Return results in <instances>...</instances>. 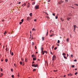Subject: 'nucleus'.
I'll return each instance as SVG.
<instances>
[{
    "instance_id": "f257e3e1",
    "label": "nucleus",
    "mask_w": 78,
    "mask_h": 78,
    "mask_svg": "<svg viewBox=\"0 0 78 78\" xmlns=\"http://www.w3.org/2000/svg\"><path fill=\"white\" fill-rule=\"evenodd\" d=\"M56 58V57L55 56V55H54L52 57V61H54L55 59V58Z\"/></svg>"
},
{
    "instance_id": "f03ea898",
    "label": "nucleus",
    "mask_w": 78,
    "mask_h": 78,
    "mask_svg": "<svg viewBox=\"0 0 78 78\" xmlns=\"http://www.w3.org/2000/svg\"><path fill=\"white\" fill-rule=\"evenodd\" d=\"M35 8L36 9H39V5H37L35 6Z\"/></svg>"
},
{
    "instance_id": "7ed1b4c3",
    "label": "nucleus",
    "mask_w": 78,
    "mask_h": 78,
    "mask_svg": "<svg viewBox=\"0 0 78 78\" xmlns=\"http://www.w3.org/2000/svg\"><path fill=\"white\" fill-rule=\"evenodd\" d=\"M30 3H28L27 5V8H30Z\"/></svg>"
},
{
    "instance_id": "20e7f679",
    "label": "nucleus",
    "mask_w": 78,
    "mask_h": 78,
    "mask_svg": "<svg viewBox=\"0 0 78 78\" xmlns=\"http://www.w3.org/2000/svg\"><path fill=\"white\" fill-rule=\"evenodd\" d=\"M64 2L62 1H60L58 2V4H61L62 3Z\"/></svg>"
},
{
    "instance_id": "39448f33",
    "label": "nucleus",
    "mask_w": 78,
    "mask_h": 78,
    "mask_svg": "<svg viewBox=\"0 0 78 78\" xmlns=\"http://www.w3.org/2000/svg\"><path fill=\"white\" fill-rule=\"evenodd\" d=\"M30 20V17H27V20L29 21Z\"/></svg>"
},
{
    "instance_id": "423d86ee",
    "label": "nucleus",
    "mask_w": 78,
    "mask_h": 78,
    "mask_svg": "<svg viewBox=\"0 0 78 78\" xmlns=\"http://www.w3.org/2000/svg\"><path fill=\"white\" fill-rule=\"evenodd\" d=\"M41 53H42L43 55H44V53H45L44 51H41Z\"/></svg>"
},
{
    "instance_id": "0eeeda50",
    "label": "nucleus",
    "mask_w": 78,
    "mask_h": 78,
    "mask_svg": "<svg viewBox=\"0 0 78 78\" xmlns=\"http://www.w3.org/2000/svg\"><path fill=\"white\" fill-rule=\"evenodd\" d=\"M33 61H35V60H36V58H33Z\"/></svg>"
},
{
    "instance_id": "6e6552de",
    "label": "nucleus",
    "mask_w": 78,
    "mask_h": 78,
    "mask_svg": "<svg viewBox=\"0 0 78 78\" xmlns=\"http://www.w3.org/2000/svg\"><path fill=\"white\" fill-rule=\"evenodd\" d=\"M37 66H38L37 64L36 65H35L34 67H37Z\"/></svg>"
},
{
    "instance_id": "1a4fd4ad",
    "label": "nucleus",
    "mask_w": 78,
    "mask_h": 78,
    "mask_svg": "<svg viewBox=\"0 0 78 78\" xmlns=\"http://www.w3.org/2000/svg\"><path fill=\"white\" fill-rule=\"evenodd\" d=\"M3 73H1V74H0L1 77H2V76H3Z\"/></svg>"
},
{
    "instance_id": "9d476101",
    "label": "nucleus",
    "mask_w": 78,
    "mask_h": 78,
    "mask_svg": "<svg viewBox=\"0 0 78 78\" xmlns=\"http://www.w3.org/2000/svg\"><path fill=\"white\" fill-rule=\"evenodd\" d=\"M31 56H32V58H33V57H34V56H35V55H31Z\"/></svg>"
},
{
    "instance_id": "9b49d317",
    "label": "nucleus",
    "mask_w": 78,
    "mask_h": 78,
    "mask_svg": "<svg viewBox=\"0 0 78 78\" xmlns=\"http://www.w3.org/2000/svg\"><path fill=\"white\" fill-rule=\"evenodd\" d=\"M74 30H75V28H76V25H74Z\"/></svg>"
},
{
    "instance_id": "f8f14e48",
    "label": "nucleus",
    "mask_w": 78,
    "mask_h": 78,
    "mask_svg": "<svg viewBox=\"0 0 78 78\" xmlns=\"http://www.w3.org/2000/svg\"><path fill=\"white\" fill-rule=\"evenodd\" d=\"M71 19V18H67V20H70V19Z\"/></svg>"
},
{
    "instance_id": "ddd939ff",
    "label": "nucleus",
    "mask_w": 78,
    "mask_h": 78,
    "mask_svg": "<svg viewBox=\"0 0 78 78\" xmlns=\"http://www.w3.org/2000/svg\"><path fill=\"white\" fill-rule=\"evenodd\" d=\"M29 15L30 16H32V13H30Z\"/></svg>"
},
{
    "instance_id": "4468645a",
    "label": "nucleus",
    "mask_w": 78,
    "mask_h": 78,
    "mask_svg": "<svg viewBox=\"0 0 78 78\" xmlns=\"http://www.w3.org/2000/svg\"><path fill=\"white\" fill-rule=\"evenodd\" d=\"M69 41V38H68L67 39V41L68 42V41Z\"/></svg>"
},
{
    "instance_id": "2eb2a0df",
    "label": "nucleus",
    "mask_w": 78,
    "mask_h": 78,
    "mask_svg": "<svg viewBox=\"0 0 78 78\" xmlns=\"http://www.w3.org/2000/svg\"><path fill=\"white\" fill-rule=\"evenodd\" d=\"M64 58H65V59H67V57H66L65 56H64Z\"/></svg>"
},
{
    "instance_id": "dca6fc26",
    "label": "nucleus",
    "mask_w": 78,
    "mask_h": 78,
    "mask_svg": "<svg viewBox=\"0 0 78 78\" xmlns=\"http://www.w3.org/2000/svg\"><path fill=\"white\" fill-rule=\"evenodd\" d=\"M27 2H26L25 3H24L23 4L24 6H25V5H26V4H27Z\"/></svg>"
},
{
    "instance_id": "f3484780",
    "label": "nucleus",
    "mask_w": 78,
    "mask_h": 78,
    "mask_svg": "<svg viewBox=\"0 0 78 78\" xmlns=\"http://www.w3.org/2000/svg\"><path fill=\"white\" fill-rule=\"evenodd\" d=\"M20 65H22V62H20Z\"/></svg>"
},
{
    "instance_id": "a211bd4d",
    "label": "nucleus",
    "mask_w": 78,
    "mask_h": 78,
    "mask_svg": "<svg viewBox=\"0 0 78 78\" xmlns=\"http://www.w3.org/2000/svg\"><path fill=\"white\" fill-rule=\"evenodd\" d=\"M60 43V41L59 40H58V44H59Z\"/></svg>"
},
{
    "instance_id": "6ab92c4d",
    "label": "nucleus",
    "mask_w": 78,
    "mask_h": 78,
    "mask_svg": "<svg viewBox=\"0 0 78 78\" xmlns=\"http://www.w3.org/2000/svg\"><path fill=\"white\" fill-rule=\"evenodd\" d=\"M44 51V53H46V54H47V51Z\"/></svg>"
},
{
    "instance_id": "aec40b11",
    "label": "nucleus",
    "mask_w": 78,
    "mask_h": 78,
    "mask_svg": "<svg viewBox=\"0 0 78 78\" xmlns=\"http://www.w3.org/2000/svg\"><path fill=\"white\" fill-rule=\"evenodd\" d=\"M35 66V64H32V67H34H34Z\"/></svg>"
},
{
    "instance_id": "412c9836",
    "label": "nucleus",
    "mask_w": 78,
    "mask_h": 78,
    "mask_svg": "<svg viewBox=\"0 0 78 78\" xmlns=\"http://www.w3.org/2000/svg\"><path fill=\"white\" fill-rule=\"evenodd\" d=\"M58 16H55L56 19H58Z\"/></svg>"
},
{
    "instance_id": "4be33fe9",
    "label": "nucleus",
    "mask_w": 78,
    "mask_h": 78,
    "mask_svg": "<svg viewBox=\"0 0 78 78\" xmlns=\"http://www.w3.org/2000/svg\"><path fill=\"white\" fill-rule=\"evenodd\" d=\"M11 55L12 56H13V55H14V53L12 52L11 54Z\"/></svg>"
},
{
    "instance_id": "5701e85b",
    "label": "nucleus",
    "mask_w": 78,
    "mask_h": 78,
    "mask_svg": "<svg viewBox=\"0 0 78 78\" xmlns=\"http://www.w3.org/2000/svg\"><path fill=\"white\" fill-rule=\"evenodd\" d=\"M42 41H44V37H42Z\"/></svg>"
},
{
    "instance_id": "b1692460",
    "label": "nucleus",
    "mask_w": 78,
    "mask_h": 78,
    "mask_svg": "<svg viewBox=\"0 0 78 78\" xmlns=\"http://www.w3.org/2000/svg\"><path fill=\"white\" fill-rule=\"evenodd\" d=\"M43 49H44V48L42 47V48H41V51H43Z\"/></svg>"
},
{
    "instance_id": "393cba45",
    "label": "nucleus",
    "mask_w": 78,
    "mask_h": 78,
    "mask_svg": "<svg viewBox=\"0 0 78 78\" xmlns=\"http://www.w3.org/2000/svg\"><path fill=\"white\" fill-rule=\"evenodd\" d=\"M53 16H55V13H53L52 14Z\"/></svg>"
},
{
    "instance_id": "a878e982",
    "label": "nucleus",
    "mask_w": 78,
    "mask_h": 78,
    "mask_svg": "<svg viewBox=\"0 0 78 78\" xmlns=\"http://www.w3.org/2000/svg\"><path fill=\"white\" fill-rule=\"evenodd\" d=\"M5 62H8V59H5Z\"/></svg>"
},
{
    "instance_id": "bb28decb",
    "label": "nucleus",
    "mask_w": 78,
    "mask_h": 78,
    "mask_svg": "<svg viewBox=\"0 0 78 78\" xmlns=\"http://www.w3.org/2000/svg\"><path fill=\"white\" fill-rule=\"evenodd\" d=\"M66 2H68L69 0H65Z\"/></svg>"
},
{
    "instance_id": "cd10ccee",
    "label": "nucleus",
    "mask_w": 78,
    "mask_h": 78,
    "mask_svg": "<svg viewBox=\"0 0 78 78\" xmlns=\"http://www.w3.org/2000/svg\"><path fill=\"white\" fill-rule=\"evenodd\" d=\"M57 49V47H55L54 48V50H56Z\"/></svg>"
},
{
    "instance_id": "c85d7f7f",
    "label": "nucleus",
    "mask_w": 78,
    "mask_h": 78,
    "mask_svg": "<svg viewBox=\"0 0 78 78\" xmlns=\"http://www.w3.org/2000/svg\"><path fill=\"white\" fill-rule=\"evenodd\" d=\"M23 20H23V19H22L21 20V22H23Z\"/></svg>"
},
{
    "instance_id": "c756f323",
    "label": "nucleus",
    "mask_w": 78,
    "mask_h": 78,
    "mask_svg": "<svg viewBox=\"0 0 78 78\" xmlns=\"http://www.w3.org/2000/svg\"><path fill=\"white\" fill-rule=\"evenodd\" d=\"M62 55H66V54H65L64 53H63Z\"/></svg>"
},
{
    "instance_id": "7c9ffc66",
    "label": "nucleus",
    "mask_w": 78,
    "mask_h": 78,
    "mask_svg": "<svg viewBox=\"0 0 78 78\" xmlns=\"http://www.w3.org/2000/svg\"><path fill=\"white\" fill-rule=\"evenodd\" d=\"M36 70V69H34L33 71H35Z\"/></svg>"
},
{
    "instance_id": "2f4dec72",
    "label": "nucleus",
    "mask_w": 78,
    "mask_h": 78,
    "mask_svg": "<svg viewBox=\"0 0 78 78\" xmlns=\"http://www.w3.org/2000/svg\"><path fill=\"white\" fill-rule=\"evenodd\" d=\"M32 31H35V29H34V28H33L32 29Z\"/></svg>"
},
{
    "instance_id": "473e14b6",
    "label": "nucleus",
    "mask_w": 78,
    "mask_h": 78,
    "mask_svg": "<svg viewBox=\"0 0 78 78\" xmlns=\"http://www.w3.org/2000/svg\"><path fill=\"white\" fill-rule=\"evenodd\" d=\"M35 4V2H34L32 3V5H34Z\"/></svg>"
},
{
    "instance_id": "72a5a7b5",
    "label": "nucleus",
    "mask_w": 78,
    "mask_h": 78,
    "mask_svg": "<svg viewBox=\"0 0 78 78\" xmlns=\"http://www.w3.org/2000/svg\"><path fill=\"white\" fill-rule=\"evenodd\" d=\"M22 22H20V25H21V24H22Z\"/></svg>"
},
{
    "instance_id": "f704fd0d",
    "label": "nucleus",
    "mask_w": 78,
    "mask_h": 78,
    "mask_svg": "<svg viewBox=\"0 0 78 78\" xmlns=\"http://www.w3.org/2000/svg\"><path fill=\"white\" fill-rule=\"evenodd\" d=\"M72 67H75V65H72Z\"/></svg>"
},
{
    "instance_id": "c9c22d12",
    "label": "nucleus",
    "mask_w": 78,
    "mask_h": 78,
    "mask_svg": "<svg viewBox=\"0 0 78 78\" xmlns=\"http://www.w3.org/2000/svg\"><path fill=\"white\" fill-rule=\"evenodd\" d=\"M14 66H15V67H16V64L14 63Z\"/></svg>"
},
{
    "instance_id": "e433bc0d",
    "label": "nucleus",
    "mask_w": 78,
    "mask_h": 78,
    "mask_svg": "<svg viewBox=\"0 0 78 78\" xmlns=\"http://www.w3.org/2000/svg\"><path fill=\"white\" fill-rule=\"evenodd\" d=\"M61 20L62 21V22H63L64 20L63 19V20L62 19H61Z\"/></svg>"
},
{
    "instance_id": "4c0bfd02",
    "label": "nucleus",
    "mask_w": 78,
    "mask_h": 78,
    "mask_svg": "<svg viewBox=\"0 0 78 78\" xmlns=\"http://www.w3.org/2000/svg\"><path fill=\"white\" fill-rule=\"evenodd\" d=\"M47 18L48 19H50V18L49 17V16H47Z\"/></svg>"
},
{
    "instance_id": "58836bf2",
    "label": "nucleus",
    "mask_w": 78,
    "mask_h": 78,
    "mask_svg": "<svg viewBox=\"0 0 78 78\" xmlns=\"http://www.w3.org/2000/svg\"><path fill=\"white\" fill-rule=\"evenodd\" d=\"M6 33V31H5V32L4 33V34H5Z\"/></svg>"
},
{
    "instance_id": "ea45409f",
    "label": "nucleus",
    "mask_w": 78,
    "mask_h": 78,
    "mask_svg": "<svg viewBox=\"0 0 78 78\" xmlns=\"http://www.w3.org/2000/svg\"><path fill=\"white\" fill-rule=\"evenodd\" d=\"M14 75H12V78H14Z\"/></svg>"
},
{
    "instance_id": "a19ab883",
    "label": "nucleus",
    "mask_w": 78,
    "mask_h": 78,
    "mask_svg": "<svg viewBox=\"0 0 78 78\" xmlns=\"http://www.w3.org/2000/svg\"><path fill=\"white\" fill-rule=\"evenodd\" d=\"M35 49H37V47H36V46H35Z\"/></svg>"
},
{
    "instance_id": "79ce46f5",
    "label": "nucleus",
    "mask_w": 78,
    "mask_h": 78,
    "mask_svg": "<svg viewBox=\"0 0 78 78\" xmlns=\"http://www.w3.org/2000/svg\"><path fill=\"white\" fill-rule=\"evenodd\" d=\"M53 36V34L51 35L50 36V37H52V36Z\"/></svg>"
},
{
    "instance_id": "37998d69",
    "label": "nucleus",
    "mask_w": 78,
    "mask_h": 78,
    "mask_svg": "<svg viewBox=\"0 0 78 78\" xmlns=\"http://www.w3.org/2000/svg\"><path fill=\"white\" fill-rule=\"evenodd\" d=\"M74 61H75V62H76L77 60L76 59H75L74 60Z\"/></svg>"
},
{
    "instance_id": "c03bdc74",
    "label": "nucleus",
    "mask_w": 78,
    "mask_h": 78,
    "mask_svg": "<svg viewBox=\"0 0 78 78\" xmlns=\"http://www.w3.org/2000/svg\"><path fill=\"white\" fill-rule=\"evenodd\" d=\"M32 45H34V43L33 42H32Z\"/></svg>"
},
{
    "instance_id": "a18cd8bd",
    "label": "nucleus",
    "mask_w": 78,
    "mask_h": 78,
    "mask_svg": "<svg viewBox=\"0 0 78 78\" xmlns=\"http://www.w3.org/2000/svg\"><path fill=\"white\" fill-rule=\"evenodd\" d=\"M1 71H3V69H2V68H1Z\"/></svg>"
},
{
    "instance_id": "49530a36",
    "label": "nucleus",
    "mask_w": 78,
    "mask_h": 78,
    "mask_svg": "<svg viewBox=\"0 0 78 78\" xmlns=\"http://www.w3.org/2000/svg\"><path fill=\"white\" fill-rule=\"evenodd\" d=\"M75 75H77V72L76 73H75Z\"/></svg>"
},
{
    "instance_id": "de8ad7c7",
    "label": "nucleus",
    "mask_w": 78,
    "mask_h": 78,
    "mask_svg": "<svg viewBox=\"0 0 78 78\" xmlns=\"http://www.w3.org/2000/svg\"><path fill=\"white\" fill-rule=\"evenodd\" d=\"M20 3H21V2H18V4H20Z\"/></svg>"
},
{
    "instance_id": "09e8293b",
    "label": "nucleus",
    "mask_w": 78,
    "mask_h": 78,
    "mask_svg": "<svg viewBox=\"0 0 78 78\" xmlns=\"http://www.w3.org/2000/svg\"><path fill=\"white\" fill-rule=\"evenodd\" d=\"M75 5H76V6H78V5L77 4H75Z\"/></svg>"
},
{
    "instance_id": "8fccbe9b",
    "label": "nucleus",
    "mask_w": 78,
    "mask_h": 78,
    "mask_svg": "<svg viewBox=\"0 0 78 78\" xmlns=\"http://www.w3.org/2000/svg\"><path fill=\"white\" fill-rule=\"evenodd\" d=\"M52 31V30H51L49 32H50V33H51V32Z\"/></svg>"
},
{
    "instance_id": "3c124183",
    "label": "nucleus",
    "mask_w": 78,
    "mask_h": 78,
    "mask_svg": "<svg viewBox=\"0 0 78 78\" xmlns=\"http://www.w3.org/2000/svg\"><path fill=\"white\" fill-rule=\"evenodd\" d=\"M50 2V0H48V2Z\"/></svg>"
},
{
    "instance_id": "603ef678",
    "label": "nucleus",
    "mask_w": 78,
    "mask_h": 78,
    "mask_svg": "<svg viewBox=\"0 0 78 78\" xmlns=\"http://www.w3.org/2000/svg\"><path fill=\"white\" fill-rule=\"evenodd\" d=\"M71 57H73V55H71Z\"/></svg>"
},
{
    "instance_id": "864d4df0",
    "label": "nucleus",
    "mask_w": 78,
    "mask_h": 78,
    "mask_svg": "<svg viewBox=\"0 0 78 78\" xmlns=\"http://www.w3.org/2000/svg\"><path fill=\"white\" fill-rule=\"evenodd\" d=\"M32 64H34V62H33Z\"/></svg>"
},
{
    "instance_id": "5fc2aeb1",
    "label": "nucleus",
    "mask_w": 78,
    "mask_h": 78,
    "mask_svg": "<svg viewBox=\"0 0 78 78\" xmlns=\"http://www.w3.org/2000/svg\"><path fill=\"white\" fill-rule=\"evenodd\" d=\"M48 35V32H47V34H46V36H47Z\"/></svg>"
},
{
    "instance_id": "6e6d98bb",
    "label": "nucleus",
    "mask_w": 78,
    "mask_h": 78,
    "mask_svg": "<svg viewBox=\"0 0 78 78\" xmlns=\"http://www.w3.org/2000/svg\"><path fill=\"white\" fill-rule=\"evenodd\" d=\"M21 60L22 61H23V59H22Z\"/></svg>"
},
{
    "instance_id": "4d7b16f0",
    "label": "nucleus",
    "mask_w": 78,
    "mask_h": 78,
    "mask_svg": "<svg viewBox=\"0 0 78 78\" xmlns=\"http://www.w3.org/2000/svg\"><path fill=\"white\" fill-rule=\"evenodd\" d=\"M51 55H53V54L52 53V52H51Z\"/></svg>"
},
{
    "instance_id": "13d9d810",
    "label": "nucleus",
    "mask_w": 78,
    "mask_h": 78,
    "mask_svg": "<svg viewBox=\"0 0 78 78\" xmlns=\"http://www.w3.org/2000/svg\"><path fill=\"white\" fill-rule=\"evenodd\" d=\"M75 70H77V69L76 68V69H75Z\"/></svg>"
},
{
    "instance_id": "bf43d9fd",
    "label": "nucleus",
    "mask_w": 78,
    "mask_h": 78,
    "mask_svg": "<svg viewBox=\"0 0 78 78\" xmlns=\"http://www.w3.org/2000/svg\"><path fill=\"white\" fill-rule=\"evenodd\" d=\"M5 20H2V22H3V21H4Z\"/></svg>"
},
{
    "instance_id": "052dcab7",
    "label": "nucleus",
    "mask_w": 78,
    "mask_h": 78,
    "mask_svg": "<svg viewBox=\"0 0 78 78\" xmlns=\"http://www.w3.org/2000/svg\"><path fill=\"white\" fill-rule=\"evenodd\" d=\"M54 72H57V70H54Z\"/></svg>"
},
{
    "instance_id": "680f3d73",
    "label": "nucleus",
    "mask_w": 78,
    "mask_h": 78,
    "mask_svg": "<svg viewBox=\"0 0 78 78\" xmlns=\"http://www.w3.org/2000/svg\"><path fill=\"white\" fill-rule=\"evenodd\" d=\"M69 56V54H67V57H68Z\"/></svg>"
},
{
    "instance_id": "e2e57ef3",
    "label": "nucleus",
    "mask_w": 78,
    "mask_h": 78,
    "mask_svg": "<svg viewBox=\"0 0 78 78\" xmlns=\"http://www.w3.org/2000/svg\"><path fill=\"white\" fill-rule=\"evenodd\" d=\"M68 76H70V74H68Z\"/></svg>"
},
{
    "instance_id": "0e129e2a",
    "label": "nucleus",
    "mask_w": 78,
    "mask_h": 78,
    "mask_svg": "<svg viewBox=\"0 0 78 78\" xmlns=\"http://www.w3.org/2000/svg\"><path fill=\"white\" fill-rule=\"evenodd\" d=\"M34 21L35 22H36V20H34Z\"/></svg>"
},
{
    "instance_id": "69168bd1",
    "label": "nucleus",
    "mask_w": 78,
    "mask_h": 78,
    "mask_svg": "<svg viewBox=\"0 0 78 78\" xmlns=\"http://www.w3.org/2000/svg\"><path fill=\"white\" fill-rule=\"evenodd\" d=\"M57 46H59V44H57Z\"/></svg>"
},
{
    "instance_id": "338daca9",
    "label": "nucleus",
    "mask_w": 78,
    "mask_h": 78,
    "mask_svg": "<svg viewBox=\"0 0 78 78\" xmlns=\"http://www.w3.org/2000/svg\"><path fill=\"white\" fill-rule=\"evenodd\" d=\"M46 14H47V15H48V14L47 13H46Z\"/></svg>"
},
{
    "instance_id": "774afa93",
    "label": "nucleus",
    "mask_w": 78,
    "mask_h": 78,
    "mask_svg": "<svg viewBox=\"0 0 78 78\" xmlns=\"http://www.w3.org/2000/svg\"><path fill=\"white\" fill-rule=\"evenodd\" d=\"M72 74H70V76H72Z\"/></svg>"
}]
</instances>
